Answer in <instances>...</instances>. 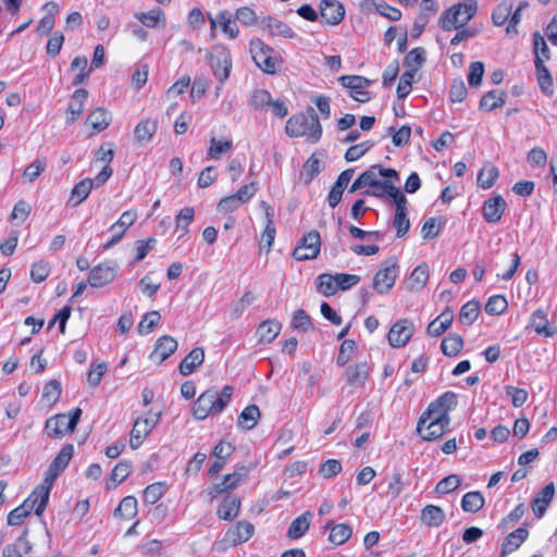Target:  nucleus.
Wrapping results in <instances>:
<instances>
[{
  "instance_id": "nucleus-1",
  "label": "nucleus",
  "mask_w": 557,
  "mask_h": 557,
  "mask_svg": "<svg viewBox=\"0 0 557 557\" xmlns=\"http://www.w3.org/2000/svg\"><path fill=\"white\" fill-rule=\"evenodd\" d=\"M456 393L447 391L431 401L417 423L419 436L426 442L441 438L450 424V412L457 407Z\"/></svg>"
},
{
  "instance_id": "nucleus-2",
  "label": "nucleus",
  "mask_w": 557,
  "mask_h": 557,
  "mask_svg": "<svg viewBox=\"0 0 557 557\" xmlns=\"http://www.w3.org/2000/svg\"><path fill=\"white\" fill-rule=\"evenodd\" d=\"M234 388L225 385L221 391L210 387L203 391L194 401L191 414L198 421H203L208 417L220 414L231 403Z\"/></svg>"
},
{
  "instance_id": "nucleus-3",
  "label": "nucleus",
  "mask_w": 557,
  "mask_h": 557,
  "mask_svg": "<svg viewBox=\"0 0 557 557\" xmlns=\"http://www.w3.org/2000/svg\"><path fill=\"white\" fill-rule=\"evenodd\" d=\"M285 132L290 138L302 137L309 144H317L323 128L318 114L309 107L306 112L294 114L286 121Z\"/></svg>"
},
{
  "instance_id": "nucleus-4",
  "label": "nucleus",
  "mask_w": 557,
  "mask_h": 557,
  "mask_svg": "<svg viewBox=\"0 0 557 557\" xmlns=\"http://www.w3.org/2000/svg\"><path fill=\"white\" fill-rule=\"evenodd\" d=\"M476 11V0H465L462 2H458L442 13L438 20V25L446 32L460 29L474 17Z\"/></svg>"
},
{
  "instance_id": "nucleus-5",
  "label": "nucleus",
  "mask_w": 557,
  "mask_h": 557,
  "mask_svg": "<svg viewBox=\"0 0 557 557\" xmlns=\"http://www.w3.org/2000/svg\"><path fill=\"white\" fill-rule=\"evenodd\" d=\"M249 51L256 65L270 75L276 74L283 64V59L275 50L259 38L249 42Z\"/></svg>"
},
{
  "instance_id": "nucleus-6",
  "label": "nucleus",
  "mask_w": 557,
  "mask_h": 557,
  "mask_svg": "<svg viewBox=\"0 0 557 557\" xmlns=\"http://www.w3.org/2000/svg\"><path fill=\"white\" fill-rule=\"evenodd\" d=\"M82 409L74 408L69 413H57L46 420L45 433L50 438H62L73 433L82 417Z\"/></svg>"
},
{
  "instance_id": "nucleus-7",
  "label": "nucleus",
  "mask_w": 557,
  "mask_h": 557,
  "mask_svg": "<svg viewBox=\"0 0 557 557\" xmlns=\"http://www.w3.org/2000/svg\"><path fill=\"white\" fill-rule=\"evenodd\" d=\"M321 235L317 230L305 233L292 252L297 261L314 260L321 252Z\"/></svg>"
},
{
  "instance_id": "nucleus-8",
  "label": "nucleus",
  "mask_w": 557,
  "mask_h": 557,
  "mask_svg": "<svg viewBox=\"0 0 557 557\" xmlns=\"http://www.w3.org/2000/svg\"><path fill=\"white\" fill-rule=\"evenodd\" d=\"M209 64L212 73L221 85L230 77L232 70V57L224 46H216L209 55Z\"/></svg>"
},
{
  "instance_id": "nucleus-9",
  "label": "nucleus",
  "mask_w": 557,
  "mask_h": 557,
  "mask_svg": "<svg viewBox=\"0 0 557 557\" xmlns=\"http://www.w3.org/2000/svg\"><path fill=\"white\" fill-rule=\"evenodd\" d=\"M397 258L392 256L376 271L372 286L379 294H387L393 288L397 277Z\"/></svg>"
},
{
  "instance_id": "nucleus-10",
  "label": "nucleus",
  "mask_w": 557,
  "mask_h": 557,
  "mask_svg": "<svg viewBox=\"0 0 557 557\" xmlns=\"http://www.w3.org/2000/svg\"><path fill=\"white\" fill-rule=\"evenodd\" d=\"M159 417L160 414L148 413L135 420L129 434V447L132 449H138L144 444L158 423Z\"/></svg>"
},
{
  "instance_id": "nucleus-11",
  "label": "nucleus",
  "mask_w": 557,
  "mask_h": 557,
  "mask_svg": "<svg viewBox=\"0 0 557 557\" xmlns=\"http://www.w3.org/2000/svg\"><path fill=\"white\" fill-rule=\"evenodd\" d=\"M117 272L119 267L115 262L110 260L102 261L88 272V284L96 288L103 287L115 280Z\"/></svg>"
},
{
  "instance_id": "nucleus-12",
  "label": "nucleus",
  "mask_w": 557,
  "mask_h": 557,
  "mask_svg": "<svg viewBox=\"0 0 557 557\" xmlns=\"http://www.w3.org/2000/svg\"><path fill=\"white\" fill-rule=\"evenodd\" d=\"M339 83L348 88L349 96L361 103H366L371 99V92L368 87L371 81L360 75H343L338 78Z\"/></svg>"
},
{
  "instance_id": "nucleus-13",
  "label": "nucleus",
  "mask_w": 557,
  "mask_h": 557,
  "mask_svg": "<svg viewBox=\"0 0 557 557\" xmlns=\"http://www.w3.org/2000/svg\"><path fill=\"white\" fill-rule=\"evenodd\" d=\"M414 333V323L409 319H401L396 321L387 333L388 344L393 348L405 347Z\"/></svg>"
},
{
  "instance_id": "nucleus-14",
  "label": "nucleus",
  "mask_w": 557,
  "mask_h": 557,
  "mask_svg": "<svg viewBox=\"0 0 557 557\" xmlns=\"http://www.w3.org/2000/svg\"><path fill=\"white\" fill-rule=\"evenodd\" d=\"M255 534V525L246 520L237 521L224 533L222 542L226 546H237L248 542Z\"/></svg>"
},
{
  "instance_id": "nucleus-15",
  "label": "nucleus",
  "mask_w": 557,
  "mask_h": 557,
  "mask_svg": "<svg viewBox=\"0 0 557 557\" xmlns=\"http://www.w3.org/2000/svg\"><path fill=\"white\" fill-rule=\"evenodd\" d=\"M114 158V144L103 143L95 154V162L102 164L100 173L96 176V187L102 186L113 174L111 162Z\"/></svg>"
},
{
  "instance_id": "nucleus-16",
  "label": "nucleus",
  "mask_w": 557,
  "mask_h": 557,
  "mask_svg": "<svg viewBox=\"0 0 557 557\" xmlns=\"http://www.w3.org/2000/svg\"><path fill=\"white\" fill-rule=\"evenodd\" d=\"M52 485V483L44 479L23 502L25 505L29 506L28 508L34 511L36 516H41L45 511Z\"/></svg>"
},
{
  "instance_id": "nucleus-17",
  "label": "nucleus",
  "mask_w": 557,
  "mask_h": 557,
  "mask_svg": "<svg viewBox=\"0 0 557 557\" xmlns=\"http://www.w3.org/2000/svg\"><path fill=\"white\" fill-rule=\"evenodd\" d=\"M74 454V446L72 444H65L61 450L58 453L55 458L50 463L48 470L46 471L45 478L46 481H49L53 484L55 479L65 470L69 462L71 461Z\"/></svg>"
},
{
  "instance_id": "nucleus-18",
  "label": "nucleus",
  "mask_w": 557,
  "mask_h": 557,
  "mask_svg": "<svg viewBox=\"0 0 557 557\" xmlns=\"http://www.w3.org/2000/svg\"><path fill=\"white\" fill-rule=\"evenodd\" d=\"M319 14L325 24L335 26L344 20L345 8L338 0H321Z\"/></svg>"
},
{
  "instance_id": "nucleus-19",
  "label": "nucleus",
  "mask_w": 557,
  "mask_h": 557,
  "mask_svg": "<svg viewBox=\"0 0 557 557\" xmlns=\"http://www.w3.org/2000/svg\"><path fill=\"white\" fill-rule=\"evenodd\" d=\"M507 202L502 195H494L486 199L482 206V215L487 223H497L502 220Z\"/></svg>"
},
{
  "instance_id": "nucleus-20",
  "label": "nucleus",
  "mask_w": 557,
  "mask_h": 557,
  "mask_svg": "<svg viewBox=\"0 0 557 557\" xmlns=\"http://www.w3.org/2000/svg\"><path fill=\"white\" fill-rule=\"evenodd\" d=\"M234 147V141L230 135L211 134L207 149V159L220 160L227 154Z\"/></svg>"
},
{
  "instance_id": "nucleus-21",
  "label": "nucleus",
  "mask_w": 557,
  "mask_h": 557,
  "mask_svg": "<svg viewBox=\"0 0 557 557\" xmlns=\"http://www.w3.org/2000/svg\"><path fill=\"white\" fill-rule=\"evenodd\" d=\"M177 349V342L170 335L159 337L154 344L153 350L150 352V360L157 364H161Z\"/></svg>"
},
{
  "instance_id": "nucleus-22",
  "label": "nucleus",
  "mask_w": 557,
  "mask_h": 557,
  "mask_svg": "<svg viewBox=\"0 0 557 557\" xmlns=\"http://www.w3.org/2000/svg\"><path fill=\"white\" fill-rule=\"evenodd\" d=\"M529 537V530L520 527L505 536L502 542L499 557H507L516 552Z\"/></svg>"
},
{
  "instance_id": "nucleus-23",
  "label": "nucleus",
  "mask_w": 557,
  "mask_h": 557,
  "mask_svg": "<svg viewBox=\"0 0 557 557\" xmlns=\"http://www.w3.org/2000/svg\"><path fill=\"white\" fill-rule=\"evenodd\" d=\"M87 98L88 91L85 88H78L73 92L67 106L66 123L72 124L81 117L84 112Z\"/></svg>"
},
{
  "instance_id": "nucleus-24",
  "label": "nucleus",
  "mask_w": 557,
  "mask_h": 557,
  "mask_svg": "<svg viewBox=\"0 0 557 557\" xmlns=\"http://www.w3.org/2000/svg\"><path fill=\"white\" fill-rule=\"evenodd\" d=\"M205 350L201 347L193 348L180 362L178 371L182 375H189L203 363Z\"/></svg>"
},
{
  "instance_id": "nucleus-25",
  "label": "nucleus",
  "mask_w": 557,
  "mask_h": 557,
  "mask_svg": "<svg viewBox=\"0 0 557 557\" xmlns=\"http://www.w3.org/2000/svg\"><path fill=\"white\" fill-rule=\"evenodd\" d=\"M157 131L158 121L156 119H141L135 126L134 138L138 144L144 145L152 139Z\"/></svg>"
},
{
  "instance_id": "nucleus-26",
  "label": "nucleus",
  "mask_w": 557,
  "mask_h": 557,
  "mask_svg": "<svg viewBox=\"0 0 557 557\" xmlns=\"http://www.w3.org/2000/svg\"><path fill=\"white\" fill-rule=\"evenodd\" d=\"M530 324L536 334L545 337H553L557 332V327L549 323L546 312L542 309L532 313Z\"/></svg>"
},
{
  "instance_id": "nucleus-27",
  "label": "nucleus",
  "mask_w": 557,
  "mask_h": 557,
  "mask_svg": "<svg viewBox=\"0 0 557 557\" xmlns=\"http://www.w3.org/2000/svg\"><path fill=\"white\" fill-rule=\"evenodd\" d=\"M281 330L282 324L275 319L262 321L256 331L258 342L261 344L272 343L278 336Z\"/></svg>"
},
{
  "instance_id": "nucleus-28",
  "label": "nucleus",
  "mask_w": 557,
  "mask_h": 557,
  "mask_svg": "<svg viewBox=\"0 0 557 557\" xmlns=\"http://www.w3.org/2000/svg\"><path fill=\"white\" fill-rule=\"evenodd\" d=\"M345 375L348 385L361 386L370 376V368L367 362L355 363L346 368Z\"/></svg>"
},
{
  "instance_id": "nucleus-29",
  "label": "nucleus",
  "mask_w": 557,
  "mask_h": 557,
  "mask_svg": "<svg viewBox=\"0 0 557 557\" xmlns=\"http://www.w3.org/2000/svg\"><path fill=\"white\" fill-rule=\"evenodd\" d=\"M360 8L363 11H370L371 9H375L377 13H380L382 16L394 22L399 21L401 18V11L396 7L388 4L385 1L376 3L374 0H363L360 3Z\"/></svg>"
},
{
  "instance_id": "nucleus-30",
  "label": "nucleus",
  "mask_w": 557,
  "mask_h": 557,
  "mask_svg": "<svg viewBox=\"0 0 557 557\" xmlns=\"http://www.w3.org/2000/svg\"><path fill=\"white\" fill-rule=\"evenodd\" d=\"M240 498L234 495H226L216 510L221 520L230 521L235 519L240 511Z\"/></svg>"
},
{
  "instance_id": "nucleus-31",
  "label": "nucleus",
  "mask_w": 557,
  "mask_h": 557,
  "mask_svg": "<svg viewBox=\"0 0 557 557\" xmlns=\"http://www.w3.org/2000/svg\"><path fill=\"white\" fill-rule=\"evenodd\" d=\"M430 277V269L426 263L417 265L406 282V288L410 292L421 290L428 283Z\"/></svg>"
},
{
  "instance_id": "nucleus-32",
  "label": "nucleus",
  "mask_w": 557,
  "mask_h": 557,
  "mask_svg": "<svg viewBox=\"0 0 557 557\" xmlns=\"http://www.w3.org/2000/svg\"><path fill=\"white\" fill-rule=\"evenodd\" d=\"M420 520L428 528H438L445 522L446 515L440 506L430 504L421 509Z\"/></svg>"
},
{
  "instance_id": "nucleus-33",
  "label": "nucleus",
  "mask_w": 557,
  "mask_h": 557,
  "mask_svg": "<svg viewBox=\"0 0 557 557\" xmlns=\"http://www.w3.org/2000/svg\"><path fill=\"white\" fill-rule=\"evenodd\" d=\"M506 91L503 89H493L484 94L479 102V109L484 112H491L502 108L506 101Z\"/></svg>"
},
{
  "instance_id": "nucleus-34",
  "label": "nucleus",
  "mask_w": 557,
  "mask_h": 557,
  "mask_svg": "<svg viewBox=\"0 0 557 557\" xmlns=\"http://www.w3.org/2000/svg\"><path fill=\"white\" fill-rule=\"evenodd\" d=\"M135 17L146 27L154 28L158 26L164 27L166 24V17L162 9L152 8L148 12H138Z\"/></svg>"
},
{
  "instance_id": "nucleus-35",
  "label": "nucleus",
  "mask_w": 557,
  "mask_h": 557,
  "mask_svg": "<svg viewBox=\"0 0 557 557\" xmlns=\"http://www.w3.org/2000/svg\"><path fill=\"white\" fill-rule=\"evenodd\" d=\"M324 529L330 530L329 541L336 546L346 543L352 535V529L348 523L332 525V522H327Z\"/></svg>"
},
{
  "instance_id": "nucleus-36",
  "label": "nucleus",
  "mask_w": 557,
  "mask_h": 557,
  "mask_svg": "<svg viewBox=\"0 0 557 557\" xmlns=\"http://www.w3.org/2000/svg\"><path fill=\"white\" fill-rule=\"evenodd\" d=\"M312 513L307 510L297 518H295L287 530V535L292 540L300 539L309 529Z\"/></svg>"
},
{
  "instance_id": "nucleus-37",
  "label": "nucleus",
  "mask_w": 557,
  "mask_h": 557,
  "mask_svg": "<svg viewBox=\"0 0 557 557\" xmlns=\"http://www.w3.org/2000/svg\"><path fill=\"white\" fill-rule=\"evenodd\" d=\"M44 8L48 11V13L44 15L38 22L36 32L39 35H48L53 29L55 23V14L59 11L58 3L53 1L45 3Z\"/></svg>"
},
{
  "instance_id": "nucleus-38",
  "label": "nucleus",
  "mask_w": 557,
  "mask_h": 557,
  "mask_svg": "<svg viewBox=\"0 0 557 557\" xmlns=\"http://www.w3.org/2000/svg\"><path fill=\"white\" fill-rule=\"evenodd\" d=\"M315 285L317 290L325 297H331L339 290L336 273L320 274L315 280Z\"/></svg>"
},
{
  "instance_id": "nucleus-39",
  "label": "nucleus",
  "mask_w": 557,
  "mask_h": 557,
  "mask_svg": "<svg viewBox=\"0 0 557 557\" xmlns=\"http://www.w3.org/2000/svg\"><path fill=\"white\" fill-rule=\"evenodd\" d=\"M534 65H545V61L550 59L549 48L540 32L533 34Z\"/></svg>"
},
{
  "instance_id": "nucleus-40",
  "label": "nucleus",
  "mask_w": 557,
  "mask_h": 557,
  "mask_svg": "<svg viewBox=\"0 0 557 557\" xmlns=\"http://www.w3.org/2000/svg\"><path fill=\"white\" fill-rule=\"evenodd\" d=\"M71 71H77L72 84L73 86H79L89 77L92 70L88 67V60L85 55H77L71 62Z\"/></svg>"
},
{
  "instance_id": "nucleus-41",
  "label": "nucleus",
  "mask_w": 557,
  "mask_h": 557,
  "mask_svg": "<svg viewBox=\"0 0 557 557\" xmlns=\"http://www.w3.org/2000/svg\"><path fill=\"white\" fill-rule=\"evenodd\" d=\"M138 503L135 496L124 497L114 510V516L122 520H132L138 511Z\"/></svg>"
},
{
  "instance_id": "nucleus-42",
  "label": "nucleus",
  "mask_w": 557,
  "mask_h": 557,
  "mask_svg": "<svg viewBox=\"0 0 557 557\" xmlns=\"http://www.w3.org/2000/svg\"><path fill=\"white\" fill-rule=\"evenodd\" d=\"M261 413L258 406L249 405L239 413L237 425L244 430H251L257 425Z\"/></svg>"
},
{
  "instance_id": "nucleus-43",
  "label": "nucleus",
  "mask_w": 557,
  "mask_h": 557,
  "mask_svg": "<svg viewBox=\"0 0 557 557\" xmlns=\"http://www.w3.org/2000/svg\"><path fill=\"white\" fill-rule=\"evenodd\" d=\"M111 122L109 111L103 108H96L87 117V123L92 127L96 133L104 131Z\"/></svg>"
},
{
  "instance_id": "nucleus-44",
  "label": "nucleus",
  "mask_w": 557,
  "mask_h": 557,
  "mask_svg": "<svg viewBox=\"0 0 557 557\" xmlns=\"http://www.w3.org/2000/svg\"><path fill=\"white\" fill-rule=\"evenodd\" d=\"M218 21L222 32L227 36L228 39H236L238 37L239 28L234 21V15L230 11H220L218 13Z\"/></svg>"
},
{
  "instance_id": "nucleus-45",
  "label": "nucleus",
  "mask_w": 557,
  "mask_h": 557,
  "mask_svg": "<svg viewBox=\"0 0 557 557\" xmlns=\"http://www.w3.org/2000/svg\"><path fill=\"white\" fill-rule=\"evenodd\" d=\"M463 348V339L456 333L445 336L441 343V350L447 357H456Z\"/></svg>"
},
{
  "instance_id": "nucleus-46",
  "label": "nucleus",
  "mask_w": 557,
  "mask_h": 557,
  "mask_svg": "<svg viewBox=\"0 0 557 557\" xmlns=\"http://www.w3.org/2000/svg\"><path fill=\"white\" fill-rule=\"evenodd\" d=\"M94 187H96V177L94 180L88 177L81 180L71 191V200L74 201L75 206L82 203Z\"/></svg>"
},
{
  "instance_id": "nucleus-47",
  "label": "nucleus",
  "mask_w": 557,
  "mask_h": 557,
  "mask_svg": "<svg viewBox=\"0 0 557 557\" xmlns=\"http://www.w3.org/2000/svg\"><path fill=\"white\" fill-rule=\"evenodd\" d=\"M32 549V545L27 540L26 532L22 534L15 543L8 544L2 552V557H23Z\"/></svg>"
},
{
  "instance_id": "nucleus-48",
  "label": "nucleus",
  "mask_w": 557,
  "mask_h": 557,
  "mask_svg": "<svg viewBox=\"0 0 557 557\" xmlns=\"http://www.w3.org/2000/svg\"><path fill=\"white\" fill-rule=\"evenodd\" d=\"M168 484L165 482H154L146 486L143 493V502L146 505L157 504L165 494Z\"/></svg>"
},
{
  "instance_id": "nucleus-49",
  "label": "nucleus",
  "mask_w": 557,
  "mask_h": 557,
  "mask_svg": "<svg viewBox=\"0 0 557 557\" xmlns=\"http://www.w3.org/2000/svg\"><path fill=\"white\" fill-rule=\"evenodd\" d=\"M484 504L485 499L478 491L468 492L461 498V508L466 512L475 513L483 508Z\"/></svg>"
},
{
  "instance_id": "nucleus-50",
  "label": "nucleus",
  "mask_w": 557,
  "mask_h": 557,
  "mask_svg": "<svg viewBox=\"0 0 557 557\" xmlns=\"http://www.w3.org/2000/svg\"><path fill=\"white\" fill-rule=\"evenodd\" d=\"M136 220L137 211L126 210L120 215L119 220L110 226L109 230L111 233H116L117 235L123 237L127 228L132 226L136 222Z\"/></svg>"
},
{
  "instance_id": "nucleus-51",
  "label": "nucleus",
  "mask_w": 557,
  "mask_h": 557,
  "mask_svg": "<svg viewBox=\"0 0 557 557\" xmlns=\"http://www.w3.org/2000/svg\"><path fill=\"white\" fill-rule=\"evenodd\" d=\"M264 28L269 32L271 36H281L284 38L294 37V30L286 23L275 17L267 18L264 21Z\"/></svg>"
},
{
  "instance_id": "nucleus-52",
  "label": "nucleus",
  "mask_w": 557,
  "mask_h": 557,
  "mask_svg": "<svg viewBox=\"0 0 557 557\" xmlns=\"http://www.w3.org/2000/svg\"><path fill=\"white\" fill-rule=\"evenodd\" d=\"M480 302L476 300L467 301L460 309L459 322L463 325H471L478 319L480 314Z\"/></svg>"
},
{
  "instance_id": "nucleus-53",
  "label": "nucleus",
  "mask_w": 557,
  "mask_h": 557,
  "mask_svg": "<svg viewBox=\"0 0 557 557\" xmlns=\"http://www.w3.org/2000/svg\"><path fill=\"white\" fill-rule=\"evenodd\" d=\"M393 226L396 230V236L398 238L404 237L408 233L410 227V221L407 214V206L395 208Z\"/></svg>"
},
{
  "instance_id": "nucleus-54",
  "label": "nucleus",
  "mask_w": 557,
  "mask_h": 557,
  "mask_svg": "<svg viewBox=\"0 0 557 557\" xmlns=\"http://www.w3.org/2000/svg\"><path fill=\"white\" fill-rule=\"evenodd\" d=\"M535 74L542 92L546 96H553L555 91L554 81L548 69L545 65H537L535 66Z\"/></svg>"
},
{
  "instance_id": "nucleus-55",
  "label": "nucleus",
  "mask_w": 557,
  "mask_h": 557,
  "mask_svg": "<svg viewBox=\"0 0 557 557\" xmlns=\"http://www.w3.org/2000/svg\"><path fill=\"white\" fill-rule=\"evenodd\" d=\"M498 176L497 166H484L478 174L476 183L482 189H490L496 183Z\"/></svg>"
},
{
  "instance_id": "nucleus-56",
  "label": "nucleus",
  "mask_w": 557,
  "mask_h": 557,
  "mask_svg": "<svg viewBox=\"0 0 557 557\" xmlns=\"http://www.w3.org/2000/svg\"><path fill=\"white\" fill-rule=\"evenodd\" d=\"M195 210L193 207H184L175 216L176 231H181V236L186 235L189 230L188 226L194 221Z\"/></svg>"
},
{
  "instance_id": "nucleus-57",
  "label": "nucleus",
  "mask_w": 557,
  "mask_h": 557,
  "mask_svg": "<svg viewBox=\"0 0 557 557\" xmlns=\"http://www.w3.org/2000/svg\"><path fill=\"white\" fill-rule=\"evenodd\" d=\"M62 393L61 384L58 380H50L44 386L41 399L48 406L55 404Z\"/></svg>"
},
{
  "instance_id": "nucleus-58",
  "label": "nucleus",
  "mask_w": 557,
  "mask_h": 557,
  "mask_svg": "<svg viewBox=\"0 0 557 557\" xmlns=\"http://www.w3.org/2000/svg\"><path fill=\"white\" fill-rule=\"evenodd\" d=\"M132 472V462L128 460L119 461L111 470L109 480L112 481V486L115 487L119 483L123 482Z\"/></svg>"
},
{
  "instance_id": "nucleus-59",
  "label": "nucleus",
  "mask_w": 557,
  "mask_h": 557,
  "mask_svg": "<svg viewBox=\"0 0 557 557\" xmlns=\"http://www.w3.org/2000/svg\"><path fill=\"white\" fill-rule=\"evenodd\" d=\"M425 61V50L422 47H417L410 50L405 59L404 63L407 67H409V71H413L414 73L418 71L420 66Z\"/></svg>"
},
{
  "instance_id": "nucleus-60",
  "label": "nucleus",
  "mask_w": 557,
  "mask_h": 557,
  "mask_svg": "<svg viewBox=\"0 0 557 557\" xmlns=\"http://www.w3.org/2000/svg\"><path fill=\"white\" fill-rule=\"evenodd\" d=\"M46 166L47 161L45 158L36 159L34 162H32L25 168L22 175L24 181L27 183H34L46 170Z\"/></svg>"
},
{
  "instance_id": "nucleus-61",
  "label": "nucleus",
  "mask_w": 557,
  "mask_h": 557,
  "mask_svg": "<svg viewBox=\"0 0 557 557\" xmlns=\"http://www.w3.org/2000/svg\"><path fill=\"white\" fill-rule=\"evenodd\" d=\"M525 513V507L523 504L517 505L507 516H505L498 523L497 528L500 531H506L517 523Z\"/></svg>"
},
{
  "instance_id": "nucleus-62",
  "label": "nucleus",
  "mask_w": 557,
  "mask_h": 557,
  "mask_svg": "<svg viewBox=\"0 0 557 557\" xmlns=\"http://www.w3.org/2000/svg\"><path fill=\"white\" fill-rule=\"evenodd\" d=\"M161 320V315L159 311H149L147 312L140 322L138 323L137 330L140 334H149L151 333L156 326L159 324Z\"/></svg>"
},
{
  "instance_id": "nucleus-63",
  "label": "nucleus",
  "mask_w": 557,
  "mask_h": 557,
  "mask_svg": "<svg viewBox=\"0 0 557 557\" xmlns=\"http://www.w3.org/2000/svg\"><path fill=\"white\" fill-rule=\"evenodd\" d=\"M508 308V301L503 295L491 296L485 304V311L492 315H498L505 312Z\"/></svg>"
},
{
  "instance_id": "nucleus-64",
  "label": "nucleus",
  "mask_w": 557,
  "mask_h": 557,
  "mask_svg": "<svg viewBox=\"0 0 557 557\" xmlns=\"http://www.w3.org/2000/svg\"><path fill=\"white\" fill-rule=\"evenodd\" d=\"M512 3L503 1L500 2L492 13V21L497 26H503L508 22L511 15Z\"/></svg>"
}]
</instances>
